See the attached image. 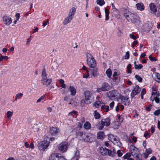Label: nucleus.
<instances>
[{
    "label": "nucleus",
    "instance_id": "obj_1",
    "mask_svg": "<svg viewBox=\"0 0 160 160\" xmlns=\"http://www.w3.org/2000/svg\"><path fill=\"white\" fill-rule=\"evenodd\" d=\"M123 15L128 22H130L133 24L137 25L140 23V18L137 14L130 12L128 13V15L126 13H124Z\"/></svg>",
    "mask_w": 160,
    "mask_h": 160
},
{
    "label": "nucleus",
    "instance_id": "obj_2",
    "mask_svg": "<svg viewBox=\"0 0 160 160\" xmlns=\"http://www.w3.org/2000/svg\"><path fill=\"white\" fill-rule=\"evenodd\" d=\"M48 74L47 73L45 69H43L41 73L42 79L40 80L41 84L47 87L52 82V79L47 78Z\"/></svg>",
    "mask_w": 160,
    "mask_h": 160
},
{
    "label": "nucleus",
    "instance_id": "obj_3",
    "mask_svg": "<svg viewBox=\"0 0 160 160\" xmlns=\"http://www.w3.org/2000/svg\"><path fill=\"white\" fill-rule=\"evenodd\" d=\"M87 62L89 67L94 68L97 65L96 62L94 58L90 53H87L86 54Z\"/></svg>",
    "mask_w": 160,
    "mask_h": 160
},
{
    "label": "nucleus",
    "instance_id": "obj_4",
    "mask_svg": "<svg viewBox=\"0 0 160 160\" xmlns=\"http://www.w3.org/2000/svg\"><path fill=\"white\" fill-rule=\"evenodd\" d=\"M107 96L109 99L114 100L115 99H119L121 95L118 91L114 90L108 92Z\"/></svg>",
    "mask_w": 160,
    "mask_h": 160
},
{
    "label": "nucleus",
    "instance_id": "obj_5",
    "mask_svg": "<svg viewBox=\"0 0 160 160\" xmlns=\"http://www.w3.org/2000/svg\"><path fill=\"white\" fill-rule=\"evenodd\" d=\"M84 94L85 100L88 104H90L94 101V97L92 92L86 90L84 92Z\"/></svg>",
    "mask_w": 160,
    "mask_h": 160
},
{
    "label": "nucleus",
    "instance_id": "obj_6",
    "mask_svg": "<svg viewBox=\"0 0 160 160\" xmlns=\"http://www.w3.org/2000/svg\"><path fill=\"white\" fill-rule=\"evenodd\" d=\"M110 120L108 118L101 120L100 123L98 125V128L100 130H102L104 126L108 127L110 125Z\"/></svg>",
    "mask_w": 160,
    "mask_h": 160
},
{
    "label": "nucleus",
    "instance_id": "obj_7",
    "mask_svg": "<svg viewBox=\"0 0 160 160\" xmlns=\"http://www.w3.org/2000/svg\"><path fill=\"white\" fill-rule=\"evenodd\" d=\"M68 144L67 142H63L61 143L58 146V149L63 152H66L68 148Z\"/></svg>",
    "mask_w": 160,
    "mask_h": 160
},
{
    "label": "nucleus",
    "instance_id": "obj_8",
    "mask_svg": "<svg viewBox=\"0 0 160 160\" xmlns=\"http://www.w3.org/2000/svg\"><path fill=\"white\" fill-rule=\"evenodd\" d=\"M49 142L46 141H43L40 142L38 144L39 149L41 150H43L46 149L48 147Z\"/></svg>",
    "mask_w": 160,
    "mask_h": 160
},
{
    "label": "nucleus",
    "instance_id": "obj_9",
    "mask_svg": "<svg viewBox=\"0 0 160 160\" xmlns=\"http://www.w3.org/2000/svg\"><path fill=\"white\" fill-rule=\"evenodd\" d=\"M141 91V88L138 85L135 86L131 93L130 96L132 98H134L135 96L139 94Z\"/></svg>",
    "mask_w": 160,
    "mask_h": 160
},
{
    "label": "nucleus",
    "instance_id": "obj_10",
    "mask_svg": "<svg viewBox=\"0 0 160 160\" xmlns=\"http://www.w3.org/2000/svg\"><path fill=\"white\" fill-rule=\"evenodd\" d=\"M119 99H121L122 103L125 105L128 106L130 104L129 98L127 97H124L121 95Z\"/></svg>",
    "mask_w": 160,
    "mask_h": 160
},
{
    "label": "nucleus",
    "instance_id": "obj_11",
    "mask_svg": "<svg viewBox=\"0 0 160 160\" xmlns=\"http://www.w3.org/2000/svg\"><path fill=\"white\" fill-rule=\"evenodd\" d=\"M94 136L91 133H88L86 135L84 141L91 142L94 140Z\"/></svg>",
    "mask_w": 160,
    "mask_h": 160
},
{
    "label": "nucleus",
    "instance_id": "obj_12",
    "mask_svg": "<svg viewBox=\"0 0 160 160\" xmlns=\"http://www.w3.org/2000/svg\"><path fill=\"white\" fill-rule=\"evenodd\" d=\"M129 151L132 155L133 156L139 152L138 149L133 145H131L129 148Z\"/></svg>",
    "mask_w": 160,
    "mask_h": 160
},
{
    "label": "nucleus",
    "instance_id": "obj_13",
    "mask_svg": "<svg viewBox=\"0 0 160 160\" xmlns=\"http://www.w3.org/2000/svg\"><path fill=\"white\" fill-rule=\"evenodd\" d=\"M50 133L52 135L56 136L58 135L59 132V130L56 127H52L49 129Z\"/></svg>",
    "mask_w": 160,
    "mask_h": 160
},
{
    "label": "nucleus",
    "instance_id": "obj_14",
    "mask_svg": "<svg viewBox=\"0 0 160 160\" xmlns=\"http://www.w3.org/2000/svg\"><path fill=\"white\" fill-rule=\"evenodd\" d=\"M2 19L4 24L7 25H9L12 22L11 18L7 16H4L2 17Z\"/></svg>",
    "mask_w": 160,
    "mask_h": 160
},
{
    "label": "nucleus",
    "instance_id": "obj_15",
    "mask_svg": "<svg viewBox=\"0 0 160 160\" xmlns=\"http://www.w3.org/2000/svg\"><path fill=\"white\" fill-rule=\"evenodd\" d=\"M111 12L112 14V15L114 16L115 18H120V12L117 9H112Z\"/></svg>",
    "mask_w": 160,
    "mask_h": 160
},
{
    "label": "nucleus",
    "instance_id": "obj_16",
    "mask_svg": "<svg viewBox=\"0 0 160 160\" xmlns=\"http://www.w3.org/2000/svg\"><path fill=\"white\" fill-rule=\"evenodd\" d=\"M76 135L77 137L79 138L80 139L84 140L86 135L85 132L82 131L77 132L76 133Z\"/></svg>",
    "mask_w": 160,
    "mask_h": 160
},
{
    "label": "nucleus",
    "instance_id": "obj_17",
    "mask_svg": "<svg viewBox=\"0 0 160 160\" xmlns=\"http://www.w3.org/2000/svg\"><path fill=\"white\" fill-rule=\"evenodd\" d=\"M150 10L152 11L151 13H156L157 11V8L156 5L153 3H151L149 4Z\"/></svg>",
    "mask_w": 160,
    "mask_h": 160
},
{
    "label": "nucleus",
    "instance_id": "obj_18",
    "mask_svg": "<svg viewBox=\"0 0 160 160\" xmlns=\"http://www.w3.org/2000/svg\"><path fill=\"white\" fill-rule=\"evenodd\" d=\"M90 69V71L91 75L93 77L98 76V69L96 67L91 68Z\"/></svg>",
    "mask_w": 160,
    "mask_h": 160
},
{
    "label": "nucleus",
    "instance_id": "obj_19",
    "mask_svg": "<svg viewBox=\"0 0 160 160\" xmlns=\"http://www.w3.org/2000/svg\"><path fill=\"white\" fill-rule=\"evenodd\" d=\"M102 91H108L110 89V86L106 82H104L102 83Z\"/></svg>",
    "mask_w": 160,
    "mask_h": 160
},
{
    "label": "nucleus",
    "instance_id": "obj_20",
    "mask_svg": "<svg viewBox=\"0 0 160 160\" xmlns=\"http://www.w3.org/2000/svg\"><path fill=\"white\" fill-rule=\"evenodd\" d=\"M99 151L102 155L105 156L107 153L108 149L106 148H104L102 147H101L99 148Z\"/></svg>",
    "mask_w": 160,
    "mask_h": 160
},
{
    "label": "nucleus",
    "instance_id": "obj_21",
    "mask_svg": "<svg viewBox=\"0 0 160 160\" xmlns=\"http://www.w3.org/2000/svg\"><path fill=\"white\" fill-rule=\"evenodd\" d=\"M136 6L138 10L141 11H143L144 9V6L142 3H138L136 4Z\"/></svg>",
    "mask_w": 160,
    "mask_h": 160
},
{
    "label": "nucleus",
    "instance_id": "obj_22",
    "mask_svg": "<svg viewBox=\"0 0 160 160\" xmlns=\"http://www.w3.org/2000/svg\"><path fill=\"white\" fill-rule=\"evenodd\" d=\"M68 89L71 92V95L72 96H74L76 94V90L74 86H70L69 87Z\"/></svg>",
    "mask_w": 160,
    "mask_h": 160
},
{
    "label": "nucleus",
    "instance_id": "obj_23",
    "mask_svg": "<svg viewBox=\"0 0 160 160\" xmlns=\"http://www.w3.org/2000/svg\"><path fill=\"white\" fill-rule=\"evenodd\" d=\"M59 154H53L50 157V160H58Z\"/></svg>",
    "mask_w": 160,
    "mask_h": 160
},
{
    "label": "nucleus",
    "instance_id": "obj_24",
    "mask_svg": "<svg viewBox=\"0 0 160 160\" xmlns=\"http://www.w3.org/2000/svg\"><path fill=\"white\" fill-rule=\"evenodd\" d=\"M153 79L157 82L160 83V74L158 72L154 73Z\"/></svg>",
    "mask_w": 160,
    "mask_h": 160
},
{
    "label": "nucleus",
    "instance_id": "obj_25",
    "mask_svg": "<svg viewBox=\"0 0 160 160\" xmlns=\"http://www.w3.org/2000/svg\"><path fill=\"white\" fill-rule=\"evenodd\" d=\"M73 18L72 17H71V16L69 15V16L64 19L63 22V24L64 25H65L68 23L70 22Z\"/></svg>",
    "mask_w": 160,
    "mask_h": 160
},
{
    "label": "nucleus",
    "instance_id": "obj_26",
    "mask_svg": "<svg viewBox=\"0 0 160 160\" xmlns=\"http://www.w3.org/2000/svg\"><path fill=\"white\" fill-rule=\"evenodd\" d=\"M113 141V143L114 145L120 148H122L123 147L122 144L121 142H120L118 140L116 139L115 141L112 140Z\"/></svg>",
    "mask_w": 160,
    "mask_h": 160
},
{
    "label": "nucleus",
    "instance_id": "obj_27",
    "mask_svg": "<svg viewBox=\"0 0 160 160\" xmlns=\"http://www.w3.org/2000/svg\"><path fill=\"white\" fill-rule=\"evenodd\" d=\"M104 136L103 132H99L97 133V138L98 139H102L104 138Z\"/></svg>",
    "mask_w": 160,
    "mask_h": 160
},
{
    "label": "nucleus",
    "instance_id": "obj_28",
    "mask_svg": "<svg viewBox=\"0 0 160 160\" xmlns=\"http://www.w3.org/2000/svg\"><path fill=\"white\" fill-rule=\"evenodd\" d=\"M91 127L90 123L88 121L86 122L84 124V128L87 130L90 129Z\"/></svg>",
    "mask_w": 160,
    "mask_h": 160
},
{
    "label": "nucleus",
    "instance_id": "obj_29",
    "mask_svg": "<svg viewBox=\"0 0 160 160\" xmlns=\"http://www.w3.org/2000/svg\"><path fill=\"white\" fill-rule=\"evenodd\" d=\"M76 9L74 7L72 8L70 10L69 15L71 17H73V16L76 12Z\"/></svg>",
    "mask_w": 160,
    "mask_h": 160
},
{
    "label": "nucleus",
    "instance_id": "obj_30",
    "mask_svg": "<svg viewBox=\"0 0 160 160\" xmlns=\"http://www.w3.org/2000/svg\"><path fill=\"white\" fill-rule=\"evenodd\" d=\"M133 157L136 158V160H142V155L141 154H140L139 152Z\"/></svg>",
    "mask_w": 160,
    "mask_h": 160
},
{
    "label": "nucleus",
    "instance_id": "obj_31",
    "mask_svg": "<svg viewBox=\"0 0 160 160\" xmlns=\"http://www.w3.org/2000/svg\"><path fill=\"white\" fill-rule=\"evenodd\" d=\"M105 20H108L109 19V10L106 8H105Z\"/></svg>",
    "mask_w": 160,
    "mask_h": 160
},
{
    "label": "nucleus",
    "instance_id": "obj_32",
    "mask_svg": "<svg viewBox=\"0 0 160 160\" xmlns=\"http://www.w3.org/2000/svg\"><path fill=\"white\" fill-rule=\"evenodd\" d=\"M93 115L96 119H98L100 117V114L96 110L94 112Z\"/></svg>",
    "mask_w": 160,
    "mask_h": 160
},
{
    "label": "nucleus",
    "instance_id": "obj_33",
    "mask_svg": "<svg viewBox=\"0 0 160 160\" xmlns=\"http://www.w3.org/2000/svg\"><path fill=\"white\" fill-rule=\"evenodd\" d=\"M96 2L97 4L100 6H102L105 4V2L104 0H97Z\"/></svg>",
    "mask_w": 160,
    "mask_h": 160
},
{
    "label": "nucleus",
    "instance_id": "obj_34",
    "mask_svg": "<svg viewBox=\"0 0 160 160\" xmlns=\"http://www.w3.org/2000/svg\"><path fill=\"white\" fill-rule=\"evenodd\" d=\"M108 138L109 140L111 141L112 143H113V141L112 140L115 141L117 139L115 138L114 136L112 134L109 135L108 137Z\"/></svg>",
    "mask_w": 160,
    "mask_h": 160
},
{
    "label": "nucleus",
    "instance_id": "obj_35",
    "mask_svg": "<svg viewBox=\"0 0 160 160\" xmlns=\"http://www.w3.org/2000/svg\"><path fill=\"white\" fill-rule=\"evenodd\" d=\"M106 73L107 76L108 78H110L111 77L112 75V71L110 68H108V69H107L106 71Z\"/></svg>",
    "mask_w": 160,
    "mask_h": 160
},
{
    "label": "nucleus",
    "instance_id": "obj_36",
    "mask_svg": "<svg viewBox=\"0 0 160 160\" xmlns=\"http://www.w3.org/2000/svg\"><path fill=\"white\" fill-rule=\"evenodd\" d=\"M101 109L108 112L109 109V107L108 106H106L105 105H102L101 106Z\"/></svg>",
    "mask_w": 160,
    "mask_h": 160
},
{
    "label": "nucleus",
    "instance_id": "obj_37",
    "mask_svg": "<svg viewBox=\"0 0 160 160\" xmlns=\"http://www.w3.org/2000/svg\"><path fill=\"white\" fill-rule=\"evenodd\" d=\"M13 113V112H11L10 111H8L7 112V118L8 119H10L11 117H12Z\"/></svg>",
    "mask_w": 160,
    "mask_h": 160
},
{
    "label": "nucleus",
    "instance_id": "obj_38",
    "mask_svg": "<svg viewBox=\"0 0 160 160\" xmlns=\"http://www.w3.org/2000/svg\"><path fill=\"white\" fill-rule=\"evenodd\" d=\"M129 36L130 38L134 40H136L138 38V35L134 36L133 33L130 34Z\"/></svg>",
    "mask_w": 160,
    "mask_h": 160
},
{
    "label": "nucleus",
    "instance_id": "obj_39",
    "mask_svg": "<svg viewBox=\"0 0 160 160\" xmlns=\"http://www.w3.org/2000/svg\"><path fill=\"white\" fill-rule=\"evenodd\" d=\"M59 82L60 83L61 85V87L63 88H65L66 85L64 83V81L62 79H60L59 80Z\"/></svg>",
    "mask_w": 160,
    "mask_h": 160
},
{
    "label": "nucleus",
    "instance_id": "obj_40",
    "mask_svg": "<svg viewBox=\"0 0 160 160\" xmlns=\"http://www.w3.org/2000/svg\"><path fill=\"white\" fill-rule=\"evenodd\" d=\"M131 156V153L129 152H127L123 156L124 159H128Z\"/></svg>",
    "mask_w": 160,
    "mask_h": 160
},
{
    "label": "nucleus",
    "instance_id": "obj_41",
    "mask_svg": "<svg viewBox=\"0 0 160 160\" xmlns=\"http://www.w3.org/2000/svg\"><path fill=\"white\" fill-rule=\"evenodd\" d=\"M101 103V102L100 101H97L95 102L94 105L96 108H98L100 105Z\"/></svg>",
    "mask_w": 160,
    "mask_h": 160
},
{
    "label": "nucleus",
    "instance_id": "obj_42",
    "mask_svg": "<svg viewBox=\"0 0 160 160\" xmlns=\"http://www.w3.org/2000/svg\"><path fill=\"white\" fill-rule=\"evenodd\" d=\"M8 59V57L7 56L1 55L0 57V61H2L3 59L7 60Z\"/></svg>",
    "mask_w": 160,
    "mask_h": 160
},
{
    "label": "nucleus",
    "instance_id": "obj_43",
    "mask_svg": "<svg viewBox=\"0 0 160 160\" xmlns=\"http://www.w3.org/2000/svg\"><path fill=\"white\" fill-rule=\"evenodd\" d=\"M118 119L117 121L119 123H121L123 122V119L122 118H121V116L120 114H118L117 115Z\"/></svg>",
    "mask_w": 160,
    "mask_h": 160
},
{
    "label": "nucleus",
    "instance_id": "obj_44",
    "mask_svg": "<svg viewBox=\"0 0 160 160\" xmlns=\"http://www.w3.org/2000/svg\"><path fill=\"white\" fill-rule=\"evenodd\" d=\"M135 78L138 82H141L142 81V78L138 75H136L135 76Z\"/></svg>",
    "mask_w": 160,
    "mask_h": 160
},
{
    "label": "nucleus",
    "instance_id": "obj_45",
    "mask_svg": "<svg viewBox=\"0 0 160 160\" xmlns=\"http://www.w3.org/2000/svg\"><path fill=\"white\" fill-rule=\"evenodd\" d=\"M143 68L142 65L141 64H139L138 65H135V68L136 69H141Z\"/></svg>",
    "mask_w": 160,
    "mask_h": 160
},
{
    "label": "nucleus",
    "instance_id": "obj_46",
    "mask_svg": "<svg viewBox=\"0 0 160 160\" xmlns=\"http://www.w3.org/2000/svg\"><path fill=\"white\" fill-rule=\"evenodd\" d=\"M118 156L119 157H121L123 154L122 152H121L120 150H118L117 151V152Z\"/></svg>",
    "mask_w": 160,
    "mask_h": 160
},
{
    "label": "nucleus",
    "instance_id": "obj_47",
    "mask_svg": "<svg viewBox=\"0 0 160 160\" xmlns=\"http://www.w3.org/2000/svg\"><path fill=\"white\" fill-rule=\"evenodd\" d=\"M107 153L108 154V155L110 156H113L112 152L111 150L108 149Z\"/></svg>",
    "mask_w": 160,
    "mask_h": 160
},
{
    "label": "nucleus",
    "instance_id": "obj_48",
    "mask_svg": "<svg viewBox=\"0 0 160 160\" xmlns=\"http://www.w3.org/2000/svg\"><path fill=\"white\" fill-rule=\"evenodd\" d=\"M75 156L77 158H78L79 157V152L78 150H77L75 153Z\"/></svg>",
    "mask_w": 160,
    "mask_h": 160
},
{
    "label": "nucleus",
    "instance_id": "obj_49",
    "mask_svg": "<svg viewBox=\"0 0 160 160\" xmlns=\"http://www.w3.org/2000/svg\"><path fill=\"white\" fill-rule=\"evenodd\" d=\"M160 114V109L156 110L154 112V114L156 116H158Z\"/></svg>",
    "mask_w": 160,
    "mask_h": 160
},
{
    "label": "nucleus",
    "instance_id": "obj_50",
    "mask_svg": "<svg viewBox=\"0 0 160 160\" xmlns=\"http://www.w3.org/2000/svg\"><path fill=\"white\" fill-rule=\"evenodd\" d=\"M86 75H83V77L84 78H87L89 76L88 71L86 70Z\"/></svg>",
    "mask_w": 160,
    "mask_h": 160
},
{
    "label": "nucleus",
    "instance_id": "obj_51",
    "mask_svg": "<svg viewBox=\"0 0 160 160\" xmlns=\"http://www.w3.org/2000/svg\"><path fill=\"white\" fill-rule=\"evenodd\" d=\"M45 95H43L40 97L37 100V102H40L42 100H43L45 97Z\"/></svg>",
    "mask_w": 160,
    "mask_h": 160
},
{
    "label": "nucleus",
    "instance_id": "obj_52",
    "mask_svg": "<svg viewBox=\"0 0 160 160\" xmlns=\"http://www.w3.org/2000/svg\"><path fill=\"white\" fill-rule=\"evenodd\" d=\"M155 101L157 103H159L160 104V98L156 97H155Z\"/></svg>",
    "mask_w": 160,
    "mask_h": 160
},
{
    "label": "nucleus",
    "instance_id": "obj_53",
    "mask_svg": "<svg viewBox=\"0 0 160 160\" xmlns=\"http://www.w3.org/2000/svg\"><path fill=\"white\" fill-rule=\"evenodd\" d=\"M23 94L21 93H19L18 94H17L16 96V98H20L22 97Z\"/></svg>",
    "mask_w": 160,
    "mask_h": 160
},
{
    "label": "nucleus",
    "instance_id": "obj_54",
    "mask_svg": "<svg viewBox=\"0 0 160 160\" xmlns=\"http://www.w3.org/2000/svg\"><path fill=\"white\" fill-rule=\"evenodd\" d=\"M146 93V90L145 88H143L141 91V95H144Z\"/></svg>",
    "mask_w": 160,
    "mask_h": 160
},
{
    "label": "nucleus",
    "instance_id": "obj_55",
    "mask_svg": "<svg viewBox=\"0 0 160 160\" xmlns=\"http://www.w3.org/2000/svg\"><path fill=\"white\" fill-rule=\"evenodd\" d=\"M129 58V52L128 51L126 52V55L125 57V59H128Z\"/></svg>",
    "mask_w": 160,
    "mask_h": 160
},
{
    "label": "nucleus",
    "instance_id": "obj_56",
    "mask_svg": "<svg viewBox=\"0 0 160 160\" xmlns=\"http://www.w3.org/2000/svg\"><path fill=\"white\" fill-rule=\"evenodd\" d=\"M78 128H81L83 127V124L81 122H78Z\"/></svg>",
    "mask_w": 160,
    "mask_h": 160
},
{
    "label": "nucleus",
    "instance_id": "obj_57",
    "mask_svg": "<svg viewBox=\"0 0 160 160\" xmlns=\"http://www.w3.org/2000/svg\"><path fill=\"white\" fill-rule=\"evenodd\" d=\"M113 78V80L114 82H116V83H118V82L119 80L118 79L117 77H115Z\"/></svg>",
    "mask_w": 160,
    "mask_h": 160
},
{
    "label": "nucleus",
    "instance_id": "obj_58",
    "mask_svg": "<svg viewBox=\"0 0 160 160\" xmlns=\"http://www.w3.org/2000/svg\"><path fill=\"white\" fill-rule=\"evenodd\" d=\"M58 156L59 157L58 160H65V158L63 156H61L60 154H59Z\"/></svg>",
    "mask_w": 160,
    "mask_h": 160
},
{
    "label": "nucleus",
    "instance_id": "obj_59",
    "mask_svg": "<svg viewBox=\"0 0 160 160\" xmlns=\"http://www.w3.org/2000/svg\"><path fill=\"white\" fill-rule=\"evenodd\" d=\"M114 101H112L109 104L110 108L112 109L114 106Z\"/></svg>",
    "mask_w": 160,
    "mask_h": 160
},
{
    "label": "nucleus",
    "instance_id": "obj_60",
    "mask_svg": "<svg viewBox=\"0 0 160 160\" xmlns=\"http://www.w3.org/2000/svg\"><path fill=\"white\" fill-rule=\"evenodd\" d=\"M149 59L152 61H156V59L152 57L151 55L149 56Z\"/></svg>",
    "mask_w": 160,
    "mask_h": 160
},
{
    "label": "nucleus",
    "instance_id": "obj_61",
    "mask_svg": "<svg viewBox=\"0 0 160 160\" xmlns=\"http://www.w3.org/2000/svg\"><path fill=\"white\" fill-rule=\"evenodd\" d=\"M85 119L83 117H82L80 118V122H81L83 124L85 122Z\"/></svg>",
    "mask_w": 160,
    "mask_h": 160
},
{
    "label": "nucleus",
    "instance_id": "obj_62",
    "mask_svg": "<svg viewBox=\"0 0 160 160\" xmlns=\"http://www.w3.org/2000/svg\"><path fill=\"white\" fill-rule=\"evenodd\" d=\"M138 41H137V40L134 41L133 42V43H132V47H133L134 46H135V45L137 44H138Z\"/></svg>",
    "mask_w": 160,
    "mask_h": 160
},
{
    "label": "nucleus",
    "instance_id": "obj_63",
    "mask_svg": "<svg viewBox=\"0 0 160 160\" xmlns=\"http://www.w3.org/2000/svg\"><path fill=\"white\" fill-rule=\"evenodd\" d=\"M20 14L19 13H17L15 15V17L16 18L17 20H18L19 18H20Z\"/></svg>",
    "mask_w": 160,
    "mask_h": 160
},
{
    "label": "nucleus",
    "instance_id": "obj_64",
    "mask_svg": "<svg viewBox=\"0 0 160 160\" xmlns=\"http://www.w3.org/2000/svg\"><path fill=\"white\" fill-rule=\"evenodd\" d=\"M152 151L150 148H149L147 150V152L149 154H151L152 152Z\"/></svg>",
    "mask_w": 160,
    "mask_h": 160
}]
</instances>
